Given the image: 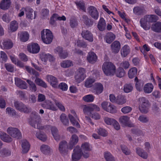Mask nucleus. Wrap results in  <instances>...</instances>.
<instances>
[{
	"instance_id": "f257e3e1",
	"label": "nucleus",
	"mask_w": 161,
	"mask_h": 161,
	"mask_svg": "<svg viewBox=\"0 0 161 161\" xmlns=\"http://www.w3.org/2000/svg\"><path fill=\"white\" fill-rule=\"evenodd\" d=\"M40 121V118L35 116V117L31 119L30 121V124L32 127L39 130H47L51 129L53 135L58 133V129L56 127H51L49 125L42 126Z\"/></svg>"
},
{
	"instance_id": "f03ea898",
	"label": "nucleus",
	"mask_w": 161,
	"mask_h": 161,
	"mask_svg": "<svg viewBox=\"0 0 161 161\" xmlns=\"http://www.w3.org/2000/svg\"><path fill=\"white\" fill-rule=\"evenodd\" d=\"M157 17L154 15H147L141 19L140 23L141 26L146 31L149 30L151 26L147 25V22H155L158 20Z\"/></svg>"
},
{
	"instance_id": "7ed1b4c3",
	"label": "nucleus",
	"mask_w": 161,
	"mask_h": 161,
	"mask_svg": "<svg viewBox=\"0 0 161 161\" xmlns=\"http://www.w3.org/2000/svg\"><path fill=\"white\" fill-rule=\"evenodd\" d=\"M102 70L107 76H113L115 72L116 67L111 62H105L102 65Z\"/></svg>"
},
{
	"instance_id": "20e7f679",
	"label": "nucleus",
	"mask_w": 161,
	"mask_h": 161,
	"mask_svg": "<svg viewBox=\"0 0 161 161\" xmlns=\"http://www.w3.org/2000/svg\"><path fill=\"white\" fill-rule=\"evenodd\" d=\"M139 103V109L140 111L143 114H146L148 112L150 105L149 101L145 97H141L138 100Z\"/></svg>"
},
{
	"instance_id": "39448f33",
	"label": "nucleus",
	"mask_w": 161,
	"mask_h": 161,
	"mask_svg": "<svg viewBox=\"0 0 161 161\" xmlns=\"http://www.w3.org/2000/svg\"><path fill=\"white\" fill-rule=\"evenodd\" d=\"M41 38L44 43L50 44L52 41L53 36L51 31L48 29L43 30L41 31Z\"/></svg>"
},
{
	"instance_id": "423d86ee",
	"label": "nucleus",
	"mask_w": 161,
	"mask_h": 161,
	"mask_svg": "<svg viewBox=\"0 0 161 161\" xmlns=\"http://www.w3.org/2000/svg\"><path fill=\"white\" fill-rule=\"evenodd\" d=\"M7 133L14 138L18 139L22 137L21 133L17 128L9 127L7 129Z\"/></svg>"
},
{
	"instance_id": "0eeeda50",
	"label": "nucleus",
	"mask_w": 161,
	"mask_h": 161,
	"mask_svg": "<svg viewBox=\"0 0 161 161\" xmlns=\"http://www.w3.org/2000/svg\"><path fill=\"white\" fill-rule=\"evenodd\" d=\"M14 106L16 109L21 112L28 113L31 110L29 107L21 102L15 101L14 103Z\"/></svg>"
},
{
	"instance_id": "6e6552de",
	"label": "nucleus",
	"mask_w": 161,
	"mask_h": 161,
	"mask_svg": "<svg viewBox=\"0 0 161 161\" xmlns=\"http://www.w3.org/2000/svg\"><path fill=\"white\" fill-rule=\"evenodd\" d=\"M92 147L88 143L85 142L82 144L81 150L84 158H87L89 157V152L92 151Z\"/></svg>"
},
{
	"instance_id": "1a4fd4ad",
	"label": "nucleus",
	"mask_w": 161,
	"mask_h": 161,
	"mask_svg": "<svg viewBox=\"0 0 161 161\" xmlns=\"http://www.w3.org/2000/svg\"><path fill=\"white\" fill-rule=\"evenodd\" d=\"M85 73L86 71L84 68H80L78 69L75 75V80L77 82L79 83L84 80L86 77Z\"/></svg>"
},
{
	"instance_id": "9d476101",
	"label": "nucleus",
	"mask_w": 161,
	"mask_h": 161,
	"mask_svg": "<svg viewBox=\"0 0 161 161\" xmlns=\"http://www.w3.org/2000/svg\"><path fill=\"white\" fill-rule=\"evenodd\" d=\"M68 147V143L65 141L61 142L59 144L58 150L61 154L65 155L67 154Z\"/></svg>"
},
{
	"instance_id": "9b49d317",
	"label": "nucleus",
	"mask_w": 161,
	"mask_h": 161,
	"mask_svg": "<svg viewBox=\"0 0 161 161\" xmlns=\"http://www.w3.org/2000/svg\"><path fill=\"white\" fill-rule=\"evenodd\" d=\"M87 10L89 14L92 18L96 20L98 19L99 13L96 8L90 6L88 8Z\"/></svg>"
},
{
	"instance_id": "f8f14e48",
	"label": "nucleus",
	"mask_w": 161,
	"mask_h": 161,
	"mask_svg": "<svg viewBox=\"0 0 161 161\" xmlns=\"http://www.w3.org/2000/svg\"><path fill=\"white\" fill-rule=\"evenodd\" d=\"M72 158L73 161H77L79 160L82 155V153L80 147L77 146L74 149Z\"/></svg>"
},
{
	"instance_id": "ddd939ff",
	"label": "nucleus",
	"mask_w": 161,
	"mask_h": 161,
	"mask_svg": "<svg viewBox=\"0 0 161 161\" xmlns=\"http://www.w3.org/2000/svg\"><path fill=\"white\" fill-rule=\"evenodd\" d=\"M27 49L29 52L33 53H38L40 50V47L36 43H32L28 45Z\"/></svg>"
},
{
	"instance_id": "4468645a",
	"label": "nucleus",
	"mask_w": 161,
	"mask_h": 161,
	"mask_svg": "<svg viewBox=\"0 0 161 161\" xmlns=\"http://www.w3.org/2000/svg\"><path fill=\"white\" fill-rule=\"evenodd\" d=\"M47 79L53 87L55 88L58 87V81L55 77L51 75H48L47 76Z\"/></svg>"
},
{
	"instance_id": "2eb2a0df",
	"label": "nucleus",
	"mask_w": 161,
	"mask_h": 161,
	"mask_svg": "<svg viewBox=\"0 0 161 161\" xmlns=\"http://www.w3.org/2000/svg\"><path fill=\"white\" fill-rule=\"evenodd\" d=\"M81 36L83 38L90 42L93 41V35L91 32L88 30H84L81 33Z\"/></svg>"
},
{
	"instance_id": "dca6fc26",
	"label": "nucleus",
	"mask_w": 161,
	"mask_h": 161,
	"mask_svg": "<svg viewBox=\"0 0 161 161\" xmlns=\"http://www.w3.org/2000/svg\"><path fill=\"white\" fill-rule=\"evenodd\" d=\"M112 52L115 54L118 53L120 48L121 45L119 42L115 41L111 45Z\"/></svg>"
},
{
	"instance_id": "f3484780",
	"label": "nucleus",
	"mask_w": 161,
	"mask_h": 161,
	"mask_svg": "<svg viewBox=\"0 0 161 161\" xmlns=\"http://www.w3.org/2000/svg\"><path fill=\"white\" fill-rule=\"evenodd\" d=\"M42 106L44 108L46 109L51 110L53 111H56L57 110L56 107L49 100H46L42 104Z\"/></svg>"
},
{
	"instance_id": "a211bd4d",
	"label": "nucleus",
	"mask_w": 161,
	"mask_h": 161,
	"mask_svg": "<svg viewBox=\"0 0 161 161\" xmlns=\"http://www.w3.org/2000/svg\"><path fill=\"white\" fill-rule=\"evenodd\" d=\"M93 88V92L96 94L99 95L103 92V87L101 83H97L94 84Z\"/></svg>"
},
{
	"instance_id": "6ab92c4d",
	"label": "nucleus",
	"mask_w": 161,
	"mask_h": 161,
	"mask_svg": "<svg viewBox=\"0 0 161 161\" xmlns=\"http://www.w3.org/2000/svg\"><path fill=\"white\" fill-rule=\"evenodd\" d=\"M0 138L3 142L7 143L11 142L13 141V138L9 135L2 132H0Z\"/></svg>"
},
{
	"instance_id": "aec40b11",
	"label": "nucleus",
	"mask_w": 161,
	"mask_h": 161,
	"mask_svg": "<svg viewBox=\"0 0 161 161\" xmlns=\"http://www.w3.org/2000/svg\"><path fill=\"white\" fill-rule=\"evenodd\" d=\"M15 82L16 86L20 88L23 89H26L27 87L26 83L19 78H15Z\"/></svg>"
},
{
	"instance_id": "412c9836",
	"label": "nucleus",
	"mask_w": 161,
	"mask_h": 161,
	"mask_svg": "<svg viewBox=\"0 0 161 161\" xmlns=\"http://www.w3.org/2000/svg\"><path fill=\"white\" fill-rule=\"evenodd\" d=\"M97 57L96 55L93 52L88 53L87 57V60L90 63L93 64L97 61Z\"/></svg>"
},
{
	"instance_id": "4be33fe9",
	"label": "nucleus",
	"mask_w": 161,
	"mask_h": 161,
	"mask_svg": "<svg viewBox=\"0 0 161 161\" xmlns=\"http://www.w3.org/2000/svg\"><path fill=\"white\" fill-rule=\"evenodd\" d=\"M151 30L157 33H161V22H157L152 25Z\"/></svg>"
},
{
	"instance_id": "5701e85b",
	"label": "nucleus",
	"mask_w": 161,
	"mask_h": 161,
	"mask_svg": "<svg viewBox=\"0 0 161 161\" xmlns=\"http://www.w3.org/2000/svg\"><path fill=\"white\" fill-rule=\"evenodd\" d=\"M21 146L22 148V152L24 153H27L30 148V145L29 142L26 140L22 141Z\"/></svg>"
},
{
	"instance_id": "b1692460",
	"label": "nucleus",
	"mask_w": 161,
	"mask_h": 161,
	"mask_svg": "<svg viewBox=\"0 0 161 161\" xmlns=\"http://www.w3.org/2000/svg\"><path fill=\"white\" fill-rule=\"evenodd\" d=\"M78 141V136L75 134L72 135L69 143V148L70 149H72L73 147L77 144Z\"/></svg>"
},
{
	"instance_id": "393cba45",
	"label": "nucleus",
	"mask_w": 161,
	"mask_h": 161,
	"mask_svg": "<svg viewBox=\"0 0 161 161\" xmlns=\"http://www.w3.org/2000/svg\"><path fill=\"white\" fill-rule=\"evenodd\" d=\"M81 20L83 23L88 27L92 26L93 24V21L90 19L86 15H83L82 17Z\"/></svg>"
},
{
	"instance_id": "a878e982",
	"label": "nucleus",
	"mask_w": 161,
	"mask_h": 161,
	"mask_svg": "<svg viewBox=\"0 0 161 161\" xmlns=\"http://www.w3.org/2000/svg\"><path fill=\"white\" fill-rule=\"evenodd\" d=\"M25 10V13L26 17L31 19H35V14L34 13V15H33V10L30 7H26L24 9Z\"/></svg>"
},
{
	"instance_id": "bb28decb",
	"label": "nucleus",
	"mask_w": 161,
	"mask_h": 161,
	"mask_svg": "<svg viewBox=\"0 0 161 161\" xmlns=\"http://www.w3.org/2000/svg\"><path fill=\"white\" fill-rule=\"evenodd\" d=\"M120 52L122 57H126L130 52L129 47L127 45H124L121 49Z\"/></svg>"
},
{
	"instance_id": "cd10ccee",
	"label": "nucleus",
	"mask_w": 161,
	"mask_h": 161,
	"mask_svg": "<svg viewBox=\"0 0 161 161\" xmlns=\"http://www.w3.org/2000/svg\"><path fill=\"white\" fill-rule=\"evenodd\" d=\"M115 36L112 32H109L106 34L104 37V39L107 43L110 44L115 39Z\"/></svg>"
},
{
	"instance_id": "c85d7f7f",
	"label": "nucleus",
	"mask_w": 161,
	"mask_h": 161,
	"mask_svg": "<svg viewBox=\"0 0 161 161\" xmlns=\"http://www.w3.org/2000/svg\"><path fill=\"white\" fill-rule=\"evenodd\" d=\"M11 3L10 0H3L0 4V8L3 10L7 9L10 7Z\"/></svg>"
},
{
	"instance_id": "c756f323",
	"label": "nucleus",
	"mask_w": 161,
	"mask_h": 161,
	"mask_svg": "<svg viewBox=\"0 0 161 161\" xmlns=\"http://www.w3.org/2000/svg\"><path fill=\"white\" fill-rule=\"evenodd\" d=\"M41 152L45 154H49L52 152V149L48 145L45 144L42 145L40 148Z\"/></svg>"
},
{
	"instance_id": "7c9ffc66",
	"label": "nucleus",
	"mask_w": 161,
	"mask_h": 161,
	"mask_svg": "<svg viewBox=\"0 0 161 161\" xmlns=\"http://www.w3.org/2000/svg\"><path fill=\"white\" fill-rule=\"evenodd\" d=\"M106 23L105 21L103 18H100L97 25L99 30L101 31H103L105 28Z\"/></svg>"
},
{
	"instance_id": "2f4dec72",
	"label": "nucleus",
	"mask_w": 161,
	"mask_h": 161,
	"mask_svg": "<svg viewBox=\"0 0 161 161\" xmlns=\"http://www.w3.org/2000/svg\"><path fill=\"white\" fill-rule=\"evenodd\" d=\"M19 37L21 41L25 42L29 39V34L27 32H22L19 34Z\"/></svg>"
},
{
	"instance_id": "473e14b6",
	"label": "nucleus",
	"mask_w": 161,
	"mask_h": 161,
	"mask_svg": "<svg viewBox=\"0 0 161 161\" xmlns=\"http://www.w3.org/2000/svg\"><path fill=\"white\" fill-rule=\"evenodd\" d=\"M3 45L4 48L7 49H11L13 46L12 41L9 39L4 40L3 42Z\"/></svg>"
},
{
	"instance_id": "72a5a7b5",
	"label": "nucleus",
	"mask_w": 161,
	"mask_h": 161,
	"mask_svg": "<svg viewBox=\"0 0 161 161\" xmlns=\"http://www.w3.org/2000/svg\"><path fill=\"white\" fill-rule=\"evenodd\" d=\"M136 153L139 156L144 159H147V158L148 154L143 149L137 147L136 148Z\"/></svg>"
},
{
	"instance_id": "f704fd0d",
	"label": "nucleus",
	"mask_w": 161,
	"mask_h": 161,
	"mask_svg": "<svg viewBox=\"0 0 161 161\" xmlns=\"http://www.w3.org/2000/svg\"><path fill=\"white\" fill-rule=\"evenodd\" d=\"M133 12L135 14L140 15L143 14L145 12V10L143 7L136 6L134 7Z\"/></svg>"
},
{
	"instance_id": "c9c22d12",
	"label": "nucleus",
	"mask_w": 161,
	"mask_h": 161,
	"mask_svg": "<svg viewBox=\"0 0 161 161\" xmlns=\"http://www.w3.org/2000/svg\"><path fill=\"white\" fill-rule=\"evenodd\" d=\"M11 151L6 148H3L0 150V156L3 157H6L10 156Z\"/></svg>"
},
{
	"instance_id": "e433bc0d",
	"label": "nucleus",
	"mask_w": 161,
	"mask_h": 161,
	"mask_svg": "<svg viewBox=\"0 0 161 161\" xmlns=\"http://www.w3.org/2000/svg\"><path fill=\"white\" fill-rule=\"evenodd\" d=\"M135 81L136 82L135 86L137 90L139 92L142 91L143 83L140 80H139L137 77H135Z\"/></svg>"
},
{
	"instance_id": "4c0bfd02",
	"label": "nucleus",
	"mask_w": 161,
	"mask_h": 161,
	"mask_svg": "<svg viewBox=\"0 0 161 161\" xmlns=\"http://www.w3.org/2000/svg\"><path fill=\"white\" fill-rule=\"evenodd\" d=\"M153 88V86L152 83L146 84L143 87V91L144 92L149 93L152 92Z\"/></svg>"
},
{
	"instance_id": "58836bf2",
	"label": "nucleus",
	"mask_w": 161,
	"mask_h": 161,
	"mask_svg": "<svg viewBox=\"0 0 161 161\" xmlns=\"http://www.w3.org/2000/svg\"><path fill=\"white\" fill-rule=\"evenodd\" d=\"M26 82L28 84V87L30 91L32 92H35L36 91V86L33 81L29 80H27Z\"/></svg>"
},
{
	"instance_id": "ea45409f",
	"label": "nucleus",
	"mask_w": 161,
	"mask_h": 161,
	"mask_svg": "<svg viewBox=\"0 0 161 161\" xmlns=\"http://www.w3.org/2000/svg\"><path fill=\"white\" fill-rule=\"evenodd\" d=\"M137 69L135 67H133L130 69L128 71V76L130 79H132L135 77L137 74Z\"/></svg>"
},
{
	"instance_id": "a19ab883",
	"label": "nucleus",
	"mask_w": 161,
	"mask_h": 161,
	"mask_svg": "<svg viewBox=\"0 0 161 161\" xmlns=\"http://www.w3.org/2000/svg\"><path fill=\"white\" fill-rule=\"evenodd\" d=\"M69 117L71 123L73 125H75L78 128L80 127L79 124L76 120V119H77V117L75 118L74 116L70 114H69Z\"/></svg>"
},
{
	"instance_id": "79ce46f5",
	"label": "nucleus",
	"mask_w": 161,
	"mask_h": 161,
	"mask_svg": "<svg viewBox=\"0 0 161 161\" xmlns=\"http://www.w3.org/2000/svg\"><path fill=\"white\" fill-rule=\"evenodd\" d=\"M116 76L119 78H121L124 77L125 74V72L124 69L121 67L118 68L117 70H115V73Z\"/></svg>"
},
{
	"instance_id": "37998d69",
	"label": "nucleus",
	"mask_w": 161,
	"mask_h": 161,
	"mask_svg": "<svg viewBox=\"0 0 161 161\" xmlns=\"http://www.w3.org/2000/svg\"><path fill=\"white\" fill-rule=\"evenodd\" d=\"M61 121L64 125L68 126L69 124V121L68 118L64 114H62L60 117Z\"/></svg>"
},
{
	"instance_id": "c03bdc74",
	"label": "nucleus",
	"mask_w": 161,
	"mask_h": 161,
	"mask_svg": "<svg viewBox=\"0 0 161 161\" xmlns=\"http://www.w3.org/2000/svg\"><path fill=\"white\" fill-rule=\"evenodd\" d=\"M126 102L125 97L122 95H118L116 98V103L119 105H122Z\"/></svg>"
},
{
	"instance_id": "a18cd8bd",
	"label": "nucleus",
	"mask_w": 161,
	"mask_h": 161,
	"mask_svg": "<svg viewBox=\"0 0 161 161\" xmlns=\"http://www.w3.org/2000/svg\"><path fill=\"white\" fill-rule=\"evenodd\" d=\"M18 24L15 20L12 21L10 25L9 29L12 32L15 31L18 29Z\"/></svg>"
},
{
	"instance_id": "49530a36",
	"label": "nucleus",
	"mask_w": 161,
	"mask_h": 161,
	"mask_svg": "<svg viewBox=\"0 0 161 161\" xmlns=\"http://www.w3.org/2000/svg\"><path fill=\"white\" fill-rule=\"evenodd\" d=\"M34 82L37 85L44 88H46L47 87V85L45 82L38 77L36 78Z\"/></svg>"
},
{
	"instance_id": "de8ad7c7",
	"label": "nucleus",
	"mask_w": 161,
	"mask_h": 161,
	"mask_svg": "<svg viewBox=\"0 0 161 161\" xmlns=\"http://www.w3.org/2000/svg\"><path fill=\"white\" fill-rule=\"evenodd\" d=\"M130 120V118L126 116H121L119 119V122L124 126L129 122Z\"/></svg>"
},
{
	"instance_id": "09e8293b",
	"label": "nucleus",
	"mask_w": 161,
	"mask_h": 161,
	"mask_svg": "<svg viewBox=\"0 0 161 161\" xmlns=\"http://www.w3.org/2000/svg\"><path fill=\"white\" fill-rule=\"evenodd\" d=\"M104 156L106 161H115L114 157L109 152H106L104 153Z\"/></svg>"
},
{
	"instance_id": "8fccbe9b",
	"label": "nucleus",
	"mask_w": 161,
	"mask_h": 161,
	"mask_svg": "<svg viewBox=\"0 0 161 161\" xmlns=\"http://www.w3.org/2000/svg\"><path fill=\"white\" fill-rule=\"evenodd\" d=\"M94 97L92 94L87 95L83 97V100L86 102H92L93 101Z\"/></svg>"
},
{
	"instance_id": "3c124183",
	"label": "nucleus",
	"mask_w": 161,
	"mask_h": 161,
	"mask_svg": "<svg viewBox=\"0 0 161 161\" xmlns=\"http://www.w3.org/2000/svg\"><path fill=\"white\" fill-rule=\"evenodd\" d=\"M106 111L112 114L115 113L117 112L116 108L114 105L109 103Z\"/></svg>"
},
{
	"instance_id": "603ef678",
	"label": "nucleus",
	"mask_w": 161,
	"mask_h": 161,
	"mask_svg": "<svg viewBox=\"0 0 161 161\" xmlns=\"http://www.w3.org/2000/svg\"><path fill=\"white\" fill-rule=\"evenodd\" d=\"M6 112L10 116H15L17 114L16 111L13 108L9 107L6 108Z\"/></svg>"
},
{
	"instance_id": "864d4df0",
	"label": "nucleus",
	"mask_w": 161,
	"mask_h": 161,
	"mask_svg": "<svg viewBox=\"0 0 161 161\" xmlns=\"http://www.w3.org/2000/svg\"><path fill=\"white\" fill-rule=\"evenodd\" d=\"M36 136L37 138L42 141L44 142L47 139V136L44 134H42L40 132H37L36 134Z\"/></svg>"
},
{
	"instance_id": "5fc2aeb1",
	"label": "nucleus",
	"mask_w": 161,
	"mask_h": 161,
	"mask_svg": "<svg viewBox=\"0 0 161 161\" xmlns=\"http://www.w3.org/2000/svg\"><path fill=\"white\" fill-rule=\"evenodd\" d=\"M72 65V62L69 60L63 61L61 63V66L64 68L69 67L71 66Z\"/></svg>"
},
{
	"instance_id": "6e6d98bb",
	"label": "nucleus",
	"mask_w": 161,
	"mask_h": 161,
	"mask_svg": "<svg viewBox=\"0 0 161 161\" xmlns=\"http://www.w3.org/2000/svg\"><path fill=\"white\" fill-rule=\"evenodd\" d=\"M133 89V86L130 84H126L124 86V90L126 93L131 92Z\"/></svg>"
},
{
	"instance_id": "4d7b16f0",
	"label": "nucleus",
	"mask_w": 161,
	"mask_h": 161,
	"mask_svg": "<svg viewBox=\"0 0 161 161\" xmlns=\"http://www.w3.org/2000/svg\"><path fill=\"white\" fill-rule=\"evenodd\" d=\"M42 59L44 58V61H46L47 59H49L50 61H53V57L49 54H44L41 56Z\"/></svg>"
},
{
	"instance_id": "13d9d810",
	"label": "nucleus",
	"mask_w": 161,
	"mask_h": 161,
	"mask_svg": "<svg viewBox=\"0 0 161 161\" xmlns=\"http://www.w3.org/2000/svg\"><path fill=\"white\" fill-rule=\"evenodd\" d=\"M138 120L142 123H147L149 121L148 118L146 116L144 115L140 116L138 118Z\"/></svg>"
},
{
	"instance_id": "bf43d9fd",
	"label": "nucleus",
	"mask_w": 161,
	"mask_h": 161,
	"mask_svg": "<svg viewBox=\"0 0 161 161\" xmlns=\"http://www.w3.org/2000/svg\"><path fill=\"white\" fill-rule=\"evenodd\" d=\"M97 132L99 135L103 136H106L107 135V131L104 129L101 128L98 129Z\"/></svg>"
},
{
	"instance_id": "052dcab7",
	"label": "nucleus",
	"mask_w": 161,
	"mask_h": 161,
	"mask_svg": "<svg viewBox=\"0 0 161 161\" xmlns=\"http://www.w3.org/2000/svg\"><path fill=\"white\" fill-rule=\"evenodd\" d=\"M94 82V80L92 78H89L86 80L85 83L86 87L89 88L92 86V83Z\"/></svg>"
},
{
	"instance_id": "680f3d73",
	"label": "nucleus",
	"mask_w": 161,
	"mask_h": 161,
	"mask_svg": "<svg viewBox=\"0 0 161 161\" xmlns=\"http://www.w3.org/2000/svg\"><path fill=\"white\" fill-rule=\"evenodd\" d=\"M4 66L6 70L8 72H13L14 71V68L12 64L9 63H6L5 64Z\"/></svg>"
},
{
	"instance_id": "e2e57ef3",
	"label": "nucleus",
	"mask_w": 161,
	"mask_h": 161,
	"mask_svg": "<svg viewBox=\"0 0 161 161\" xmlns=\"http://www.w3.org/2000/svg\"><path fill=\"white\" fill-rule=\"evenodd\" d=\"M132 110L131 107L127 106L122 108L121 109V112L124 114H126L130 112Z\"/></svg>"
},
{
	"instance_id": "0e129e2a",
	"label": "nucleus",
	"mask_w": 161,
	"mask_h": 161,
	"mask_svg": "<svg viewBox=\"0 0 161 161\" xmlns=\"http://www.w3.org/2000/svg\"><path fill=\"white\" fill-rule=\"evenodd\" d=\"M53 100L56 105L58 108L60 110L64 112L65 111L64 107L60 102L55 99H54Z\"/></svg>"
},
{
	"instance_id": "69168bd1",
	"label": "nucleus",
	"mask_w": 161,
	"mask_h": 161,
	"mask_svg": "<svg viewBox=\"0 0 161 161\" xmlns=\"http://www.w3.org/2000/svg\"><path fill=\"white\" fill-rule=\"evenodd\" d=\"M104 121L106 124L108 125H112L115 119L108 118L107 117H105L104 118Z\"/></svg>"
},
{
	"instance_id": "338daca9",
	"label": "nucleus",
	"mask_w": 161,
	"mask_h": 161,
	"mask_svg": "<svg viewBox=\"0 0 161 161\" xmlns=\"http://www.w3.org/2000/svg\"><path fill=\"white\" fill-rule=\"evenodd\" d=\"M131 131L133 134L137 135H144V134L142 131L138 129H132L131 130Z\"/></svg>"
},
{
	"instance_id": "774afa93",
	"label": "nucleus",
	"mask_w": 161,
	"mask_h": 161,
	"mask_svg": "<svg viewBox=\"0 0 161 161\" xmlns=\"http://www.w3.org/2000/svg\"><path fill=\"white\" fill-rule=\"evenodd\" d=\"M122 152L126 155H129L130 153V150L125 146H121Z\"/></svg>"
}]
</instances>
